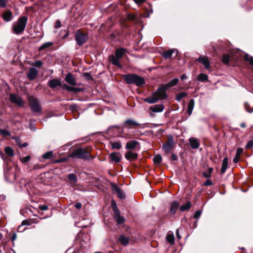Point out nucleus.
Here are the masks:
<instances>
[{
	"label": "nucleus",
	"mask_w": 253,
	"mask_h": 253,
	"mask_svg": "<svg viewBox=\"0 0 253 253\" xmlns=\"http://www.w3.org/2000/svg\"><path fill=\"white\" fill-rule=\"evenodd\" d=\"M6 6V3L5 0H0V7H5Z\"/></svg>",
	"instance_id": "603ef678"
},
{
	"label": "nucleus",
	"mask_w": 253,
	"mask_h": 253,
	"mask_svg": "<svg viewBox=\"0 0 253 253\" xmlns=\"http://www.w3.org/2000/svg\"><path fill=\"white\" fill-rule=\"evenodd\" d=\"M111 161L116 163H118L121 161V155L119 153L113 152L109 155Z\"/></svg>",
	"instance_id": "6ab92c4d"
},
{
	"label": "nucleus",
	"mask_w": 253,
	"mask_h": 253,
	"mask_svg": "<svg viewBox=\"0 0 253 253\" xmlns=\"http://www.w3.org/2000/svg\"><path fill=\"white\" fill-rule=\"evenodd\" d=\"M61 26V23L60 20H58L56 21L55 24V28H59Z\"/></svg>",
	"instance_id": "864d4df0"
},
{
	"label": "nucleus",
	"mask_w": 253,
	"mask_h": 253,
	"mask_svg": "<svg viewBox=\"0 0 253 253\" xmlns=\"http://www.w3.org/2000/svg\"><path fill=\"white\" fill-rule=\"evenodd\" d=\"M16 238H17L16 234L15 233H13L12 234L11 238L12 242H13L16 239Z\"/></svg>",
	"instance_id": "13d9d810"
},
{
	"label": "nucleus",
	"mask_w": 253,
	"mask_h": 253,
	"mask_svg": "<svg viewBox=\"0 0 253 253\" xmlns=\"http://www.w3.org/2000/svg\"><path fill=\"white\" fill-rule=\"evenodd\" d=\"M191 207L190 202H187L185 204H184L180 207V210L182 211H185Z\"/></svg>",
	"instance_id": "f704fd0d"
},
{
	"label": "nucleus",
	"mask_w": 253,
	"mask_h": 253,
	"mask_svg": "<svg viewBox=\"0 0 253 253\" xmlns=\"http://www.w3.org/2000/svg\"><path fill=\"white\" fill-rule=\"evenodd\" d=\"M65 80L68 84L71 85H76L77 84L76 79L73 75L71 73H69L66 75Z\"/></svg>",
	"instance_id": "ddd939ff"
},
{
	"label": "nucleus",
	"mask_w": 253,
	"mask_h": 253,
	"mask_svg": "<svg viewBox=\"0 0 253 253\" xmlns=\"http://www.w3.org/2000/svg\"><path fill=\"white\" fill-rule=\"evenodd\" d=\"M179 206V203L177 201H173L170 205V213L174 215Z\"/></svg>",
	"instance_id": "5701e85b"
},
{
	"label": "nucleus",
	"mask_w": 253,
	"mask_h": 253,
	"mask_svg": "<svg viewBox=\"0 0 253 253\" xmlns=\"http://www.w3.org/2000/svg\"><path fill=\"white\" fill-rule=\"evenodd\" d=\"M48 85L51 88L60 86L62 85L61 80L57 79L50 80L48 82Z\"/></svg>",
	"instance_id": "f8f14e48"
},
{
	"label": "nucleus",
	"mask_w": 253,
	"mask_h": 253,
	"mask_svg": "<svg viewBox=\"0 0 253 253\" xmlns=\"http://www.w3.org/2000/svg\"><path fill=\"white\" fill-rule=\"evenodd\" d=\"M39 208L40 210L42 211H46L48 209V206L45 205H40L39 206Z\"/></svg>",
	"instance_id": "3c124183"
},
{
	"label": "nucleus",
	"mask_w": 253,
	"mask_h": 253,
	"mask_svg": "<svg viewBox=\"0 0 253 253\" xmlns=\"http://www.w3.org/2000/svg\"><path fill=\"white\" fill-rule=\"evenodd\" d=\"M230 60V56L228 54H223L222 56V61L223 63L227 64L229 63Z\"/></svg>",
	"instance_id": "a19ab883"
},
{
	"label": "nucleus",
	"mask_w": 253,
	"mask_h": 253,
	"mask_svg": "<svg viewBox=\"0 0 253 253\" xmlns=\"http://www.w3.org/2000/svg\"><path fill=\"white\" fill-rule=\"evenodd\" d=\"M53 44L52 42H45L43 44H42L39 48V51H42L43 49H45L46 48H47L49 47L50 46H51Z\"/></svg>",
	"instance_id": "72a5a7b5"
},
{
	"label": "nucleus",
	"mask_w": 253,
	"mask_h": 253,
	"mask_svg": "<svg viewBox=\"0 0 253 253\" xmlns=\"http://www.w3.org/2000/svg\"><path fill=\"white\" fill-rule=\"evenodd\" d=\"M75 39L77 44L79 46H82L87 41L88 36L87 33L83 32L81 30H78L76 32Z\"/></svg>",
	"instance_id": "0eeeda50"
},
{
	"label": "nucleus",
	"mask_w": 253,
	"mask_h": 253,
	"mask_svg": "<svg viewBox=\"0 0 253 253\" xmlns=\"http://www.w3.org/2000/svg\"><path fill=\"white\" fill-rule=\"evenodd\" d=\"M63 87L69 91H74L75 92H78L81 91L82 90V89H81L80 88L71 86L68 85L66 84H65L63 85Z\"/></svg>",
	"instance_id": "cd10ccee"
},
{
	"label": "nucleus",
	"mask_w": 253,
	"mask_h": 253,
	"mask_svg": "<svg viewBox=\"0 0 253 253\" xmlns=\"http://www.w3.org/2000/svg\"><path fill=\"white\" fill-rule=\"evenodd\" d=\"M203 176L206 178H209L211 175V174H210L209 172H208V171L203 172Z\"/></svg>",
	"instance_id": "052dcab7"
},
{
	"label": "nucleus",
	"mask_w": 253,
	"mask_h": 253,
	"mask_svg": "<svg viewBox=\"0 0 253 253\" xmlns=\"http://www.w3.org/2000/svg\"><path fill=\"white\" fill-rule=\"evenodd\" d=\"M28 145V143H24L23 144H21L20 147V148H22V147H27V146Z\"/></svg>",
	"instance_id": "774afa93"
},
{
	"label": "nucleus",
	"mask_w": 253,
	"mask_h": 253,
	"mask_svg": "<svg viewBox=\"0 0 253 253\" xmlns=\"http://www.w3.org/2000/svg\"><path fill=\"white\" fill-rule=\"evenodd\" d=\"M114 216L118 224H121L124 222L125 218L121 216L120 214L114 215Z\"/></svg>",
	"instance_id": "2f4dec72"
},
{
	"label": "nucleus",
	"mask_w": 253,
	"mask_h": 253,
	"mask_svg": "<svg viewBox=\"0 0 253 253\" xmlns=\"http://www.w3.org/2000/svg\"><path fill=\"white\" fill-rule=\"evenodd\" d=\"M187 95V93L185 92H181L178 94H177L176 96L175 99L177 101H180L183 97L186 96Z\"/></svg>",
	"instance_id": "e433bc0d"
},
{
	"label": "nucleus",
	"mask_w": 253,
	"mask_h": 253,
	"mask_svg": "<svg viewBox=\"0 0 253 253\" xmlns=\"http://www.w3.org/2000/svg\"><path fill=\"white\" fill-rule=\"evenodd\" d=\"M244 59L246 61H249L250 64L253 66V57L248 54L244 56Z\"/></svg>",
	"instance_id": "58836bf2"
},
{
	"label": "nucleus",
	"mask_w": 253,
	"mask_h": 253,
	"mask_svg": "<svg viewBox=\"0 0 253 253\" xmlns=\"http://www.w3.org/2000/svg\"><path fill=\"white\" fill-rule=\"evenodd\" d=\"M197 61L203 64L206 69L210 68V63L207 57L201 56L197 59Z\"/></svg>",
	"instance_id": "2eb2a0df"
},
{
	"label": "nucleus",
	"mask_w": 253,
	"mask_h": 253,
	"mask_svg": "<svg viewBox=\"0 0 253 253\" xmlns=\"http://www.w3.org/2000/svg\"><path fill=\"white\" fill-rule=\"evenodd\" d=\"M4 151H5V153L9 156L12 157V156H14V151L11 147H5Z\"/></svg>",
	"instance_id": "4c0bfd02"
},
{
	"label": "nucleus",
	"mask_w": 253,
	"mask_h": 253,
	"mask_svg": "<svg viewBox=\"0 0 253 253\" xmlns=\"http://www.w3.org/2000/svg\"><path fill=\"white\" fill-rule=\"evenodd\" d=\"M212 182L210 179H207L204 183V185L206 186H210L212 184Z\"/></svg>",
	"instance_id": "6e6d98bb"
},
{
	"label": "nucleus",
	"mask_w": 253,
	"mask_h": 253,
	"mask_svg": "<svg viewBox=\"0 0 253 253\" xmlns=\"http://www.w3.org/2000/svg\"><path fill=\"white\" fill-rule=\"evenodd\" d=\"M111 148L113 150H120L122 148L121 143L119 141L110 142Z\"/></svg>",
	"instance_id": "c756f323"
},
{
	"label": "nucleus",
	"mask_w": 253,
	"mask_h": 253,
	"mask_svg": "<svg viewBox=\"0 0 253 253\" xmlns=\"http://www.w3.org/2000/svg\"><path fill=\"white\" fill-rule=\"evenodd\" d=\"M118 241L120 242L123 246H125L128 244L129 242V238L123 235H122L118 239Z\"/></svg>",
	"instance_id": "412c9836"
},
{
	"label": "nucleus",
	"mask_w": 253,
	"mask_h": 253,
	"mask_svg": "<svg viewBox=\"0 0 253 253\" xmlns=\"http://www.w3.org/2000/svg\"><path fill=\"white\" fill-rule=\"evenodd\" d=\"M228 166V158L225 157L223 159L222 163V167L221 169V173L223 174L225 173Z\"/></svg>",
	"instance_id": "c85d7f7f"
},
{
	"label": "nucleus",
	"mask_w": 253,
	"mask_h": 253,
	"mask_svg": "<svg viewBox=\"0 0 253 253\" xmlns=\"http://www.w3.org/2000/svg\"><path fill=\"white\" fill-rule=\"evenodd\" d=\"M28 18L26 16H22L19 18L18 21L14 23L12 29L13 33L16 35L21 34L25 30Z\"/></svg>",
	"instance_id": "20e7f679"
},
{
	"label": "nucleus",
	"mask_w": 253,
	"mask_h": 253,
	"mask_svg": "<svg viewBox=\"0 0 253 253\" xmlns=\"http://www.w3.org/2000/svg\"><path fill=\"white\" fill-rule=\"evenodd\" d=\"M113 211L114 212V215L120 214V211L116 205L113 207Z\"/></svg>",
	"instance_id": "a18cd8bd"
},
{
	"label": "nucleus",
	"mask_w": 253,
	"mask_h": 253,
	"mask_svg": "<svg viewBox=\"0 0 253 253\" xmlns=\"http://www.w3.org/2000/svg\"><path fill=\"white\" fill-rule=\"evenodd\" d=\"M167 90V89L164 87V85L162 84L157 88L156 91L152 94V95L145 98L144 100L145 102L150 104H153L159 100L165 99L168 97L166 93Z\"/></svg>",
	"instance_id": "f257e3e1"
},
{
	"label": "nucleus",
	"mask_w": 253,
	"mask_h": 253,
	"mask_svg": "<svg viewBox=\"0 0 253 253\" xmlns=\"http://www.w3.org/2000/svg\"><path fill=\"white\" fill-rule=\"evenodd\" d=\"M28 100L32 112L34 113H40L41 112L42 107L37 98L33 96H29Z\"/></svg>",
	"instance_id": "423d86ee"
},
{
	"label": "nucleus",
	"mask_w": 253,
	"mask_h": 253,
	"mask_svg": "<svg viewBox=\"0 0 253 253\" xmlns=\"http://www.w3.org/2000/svg\"><path fill=\"white\" fill-rule=\"evenodd\" d=\"M69 157L73 158L81 159L84 160H88L93 159L90 156L87 148L85 149L80 148L75 149L73 152L70 153Z\"/></svg>",
	"instance_id": "7ed1b4c3"
},
{
	"label": "nucleus",
	"mask_w": 253,
	"mask_h": 253,
	"mask_svg": "<svg viewBox=\"0 0 253 253\" xmlns=\"http://www.w3.org/2000/svg\"><path fill=\"white\" fill-rule=\"evenodd\" d=\"M122 77L125 82L127 84H133L137 86H140L145 84L144 79L137 74H125L123 75Z\"/></svg>",
	"instance_id": "f03ea898"
},
{
	"label": "nucleus",
	"mask_w": 253,
	"mask_h": 253,
	"mask_svg": "<svg viewBox=\"0 0 253 253\" xmlns=\"http://www.w3.org/2000/svg\"><path fill=\"white\" fill-rule=\"evenodd\" d=\"M171 159L174 161H176L177 160V157L174 154H172L171 156Z\"/></svg>",
	"instance_id": "69168bd1"
},
{
	"label": "nucleus",
	"mask_w": 253,
	"mask_h": 253,
	"mask_svg": "<svg viewBox=\"0 0 253 253\" xmlns=\"http://www.w3.org/2000/svg\"><path fill=\"white\" fill-rule=\"evenodd\" d=\"M174 142L172 135L168 136V140L165 143L163 146L162 149L166 153H169L172 150L174 146Z\"/></svg>",
	"instance_id": "6e6552de"
},
{
	"label": "nucleus",
	"mask_w": 253,
	"mask_h": 253,
	"mask_svg": "<svg viewBox=\"0 0 253 253\" xmlns=\"http://www.w3.org/2000/svg\"><path fill=\"white\" fill-rule=\"evenodd\" d=\"M127 18L129 20H132L135 19V16L133 14H128L127 16Z\"/></svg>",
	"instance_id": "bf43d9fd"
},
{
	"label": "nucleus",
	"mask_w": 253,
	"mask_h": 253,
	"mask_svg": "<svg viewBox=\"0 0 253 253\" xmlns=\"http://www.w3.org/2000/svg\"><path fill=\"white\" fill-rule=\"evenodd\" d=\"M113 187L114 191L116 192L119 198L124 199L126 198L125 194L118 186L114 185Z\"/></svg>",
	"instance_id": "4be33fe9"
},
{
	"label": "nucleus",
	"mask_w": 253,
	"mask_h": 253,
	"mask_svg": "<svg viewBox=\"0 0 253 253\" xmlns=\"http://www.w3.org/2000/svg\"><path fill=\"white\" fill-rule=\"evenodd\" d=\"M69 32L68 30H67L66 34L63 37V39H65V38H67L69 36Z\"/></svg>",
	"instance_id": "338daca9"
},
{
	"label": "nucleus",
	"mask_w": 253,
	"mask_h": 253,
	"mask_svg": "<svg viewBox=\"0 0 253 253\" xmlns=\"http://www.w3.org/2000/svg\"><path fill=\"white\" fill-rule=\"evenodd\" d=\"M30 157L29 156H26L21 159V161L23 163H25L30 160Z\"/></svg>",
	"instance_id": "09e8293b"
},
{
	"label": "nucleus",
	"mask_w": 253,
	"mask_h": 253,
	"mask_svg": "<svg viewBox=\"0 0 253 253\" xmlns=\"http://www.w3.org/2000/svg\"><path fill=\"white\" fill-rule=\"evenodd\" d=\"M138 144H139V142L136 140L129 141L126 143V149L133 150L136 147Z\"/></svg>",
	"instance_id": "f3484780"
},
{
	"label": "nucleus",
	"mask_w": 253,
	"mask_h": 253,
	"mask_svg": "<svg viewBox=\"0 0 253 253\" xmlns=\"http://www.w3.org/2000/svg\"><path fill=\"white\" fill-rule=\"evenodd\" d=\"M84 77H85L88 80H90L92 79L91 76L88 73H85L84 74Z\"/></svg>",
	"instance_id": "4d7b16f0"
},
{
	"label": "nucleus",
	"mask_w": 253,
	"mask_h": 253,
	"mask_svg": "<svg viewBox=\"0 0 253 253\" xmlns=\"http://www.w3.org/2000/svg\"><path fill=\"white\" fill-rule=\"evenodd\" d=\"M114 127L118 128V132L120 134V137H121L128 139L132 136L130 133L125 132V128L126 127H124V125L122 126V128H120V127L117 126H114Z\"/></svg>",
	"instance_id": "9b49d317"
},
{
	"label": "nucleus",
	"mask_w": 253,
	"mask_h": 253,
	"mask_svg": "<svg viewBox=\"0 0 253 253\" xmlns=\"http://www.w3.org/2000/svg\"><path fill=\"white\" fill-rule=\"evenodd\" d=\"M126 52V50L124 48L117 49L115 51V55L111 54L108 57L109 61L113 65H115L119 68H121L122 66L120 63L119 59L123 57L124 54Z\"/></svg>",
	"instance_id": "39448f33"
},
{
	"label": "nucleus",
	"mask_w": 253,
	"mask_h": 253,
	"mask_svg": "<svg viewBox=\"0 0 253 253\" xmlns=\"http://www.w3.org/2000/svg\"><path fill=\"white\" fill-rule=\"evenodd\" d=\"M195 105V101L193 99H191L188 102V108H187V113L188 115L190 116L191 115L193 110L194 109Z\"/></svg>",
	"instance_id": "bb28decb"
},
{
	"label": "nucleus",
	"mask_w": 253,
	"mask_h": 253,
	"mask_svg": "<svg viewBox=\"0 0 253 253\" xmlns=\"http://www.w3.org/2000/svg\"><path fill=\"white\" fill-rule=\"evenodd\" d=\"M43 159H51L53 157V154L52 151H48L42 155Z\"/></svg>",
	"instance_id": "473e14b6"
},
{
	"label": "nucleus",
	"mask_w": 253,
	"mask_h": 253,
	"mask_svg": "<svg viewBox=\"0 0 253 253\" xmlns=\"http://www.w3.org/2000/svg\"><path fill=\"white\" fill-rule=\"evenodd\" d=\"M178 79L174 78L168 83L164 84V87L168 89L169 88L175 85L178 83Z\"/></svg>",
	"instance_id": "b1692460"
},
{
	"label": "nucleus",
	"mask_w": 253,
	"mask_h": 253,
	"mask_svg": "<svg viewBox=\"0 0 253 253\" xmlns=\"http://www.w3.org/2000/svg\"><path fill=\"white\" fill-rule=\"evenodd\" d=\"M42 65V62L41 60H38L36 61L35 63L34 64V65L37 67H40Z\"/></svg>",
	"instance_id": "49530a36"
},
{
	"label": "nucleus",
	"mask_w": 253,
	"mask_h": 253,
	"mask_svg": "<svg viewBox=\"0 0 253 253\" xmlns=\"http://www.w3.org/2000/svg\"><path fill=\"white\" fill-rule=\"evenodd\" d=\"M0 132L3 136H9L10 135V133L8 130L4 129H0Z\"/></svg>",
	"instance_id": "37998d69"
},
{
	"label": "nucleus",
	"mask_w": 253,
	"mask_h": 253,
	"mask_svg": "<svg viewBox=\"0 0 253 253\" xmlns=\"http://www.w3.org/2000/svg\"><path fill=\"white\" fill-rule=\"evenodd\" d=\"M15 140H16V142L17 144L20 147V145L21 144V142H20V138H16Z\"/></svg>",
	"instance_id": "0e129e2a"
},
{
	"label": "nucleus",
	"mask_w": 253,
	"mask_h": 253,
	"mask_svg": "<svg viewBox=\"0 0 253 253\" xmlns=\"http://www.w3.org/2000/svg\"><path fill=\"white\" fill-rule=\"evenodd\" d=\"M201 215V211H196L194 215V218H198L200 217Z\"/></svg>",
	"instance_id": "de8ad7c7"
},
{
	"label": "nucleus",
	"mask_w": 253,
	"mask_h": 253,
	"mask_svg": "<svg viewBox=\"0 0 253 253\" xmlns=\"http://www.w3.org/2000/svg\"><path fill=\"white\" fill-rule=\"evenodd\" d=\"M75 207L76 209H81L82 207V205L81 203H77L75 205Z\"/></svg>",
	"instance_id": "680f3d73"
},
{
	"label": "nucleus",
	"mask_w": 253,
	"mask_h": 253,
	"mask_svg": "<svg viewBox=\"0 0 253 253\" xmlns=\"http://www.w3.org/2000/svg\"><path fill=\"white\" fill-rule=\"evenodd\" d=\"M240 159V156L236 155L235 157L233 159V161L234 163H237L239 161Z\"/></svg>",
	"instance_id": "5fc2aeb1"
},
{
	"label": "nucleus",
	"mask_w": 253,
	"mask_h": 253,
	"mask_svg": "<svg viewBox=\"0 0 253 253\" xmlns=\"http://www.w3.org/2000/svg\"><path fill=\"white\" fill-rule=\"evenodd\" d=\"M124 127H126L127 129L133 128L136 126H140V124L137 122L128 119L126 120L124 123Z\"/></svg>",
	"instance_id": "1a4fd4ad"
},
{
	"label": "nucleus",
	"mask_w": 253,
	"mask_h": 253,
	"mask_svg": "<svg viewBox=\"0 0 253 253\" xmlns=\"http://www.w3.org/2000/svg\"><path fill=\"white\" fill-rule=\"evenodd\" d=\"M253 147V140H250L246 145V149H250Z\"/></svg>",
	"instance_id": "c03bdc74"
},
{
	"label": "nucleus",
	"mask_w": 253,
	"mask_h": 253,
	"mask_svg": "<svg viewBox=\"0 0 253 253\" xmlns=\"http://www.w3.org/2000/svg\"><path fill=\"white\" fill-rule=\"evenodd\" d=\"M68 179L73 183H76L77 181V177L75 174L73 173H71L68 175Z\"/></svg>",
	"instance_id": "79ce46f5"
},
{
	"label": "nucleus",
	"mask_w": 253,
	"mask_h": 253,
	"mask_svg": "<svg viewBox=\"0 0 253 253\" xmlns=\"http://www.w3.org/2000/svg\"><path fill=\"white\" fill-rule=\"evenodd\" d=\"M137 4H140L144 2L146 0H133Z\"/></svg>",
	"instance_id": "e2e57ef3"
},
{
	"label": "nucleus",
	"mask_w": 253,
	"mask_h": 253,
	"mask_svg": "<svg viewBox=\"0 0 253 253\" xmlns=\"http://www.w3.org/2000/svg\"><path fill=\"white\" fill-rule=\"evenodd\" d=\"M137 157L138 154L131 151H128L125 154V158L130 161L137 159Z\"/></svg>",
	"instance_id": "aec40b11"
},
{
	"label": "nucleus",
	"mask_w": 253,
	"mask_h": 253,
	"mask_svg": "<svg viewBox=\"0 0 253 253\" xmlns=\"http://www.w3.org/2000/svg\"><path fill=\"white\" fill-rule=\"evenodd\" d=\"M190 145L192 148L194 149H198L200 145V142L198 139L195 137L190 138L189 139Z\"/></svg>",
	"instance_id": "a211bd4d"
},
{
	"label": "nucleus",
	"mask_w": 253,
	"mask_h": 253,
	"mask_svg": "<svg viewBox=\"0 0 253 253\" xmlns=\"http://www.w3.org/2000/svg\"><path fill=\"white\" fill-rule=\"evenodd\" d=\"M176 51V54L177 53V50L174 49H171L165 51L163 53L162 55L163 56L166 58H169L171 57L172 54L175 52Z\"/></svg>",
	"instance_id": "a878e982"
},
{
	"label": "nucleus",
	"mask_w": 253,
	"mask_h": 253,
	"mask_svg": "<svg viewBox=\"0 0 253 253\" xmlns=\"http://www.w3.org/2000/svg\"><path fill=\"white\" fill-rule=\"evenodd\" d=\"M243 152V149L242 148H238L236 151V155L240 156Z\"/></svg>",
	"instance_id": "8fccbe9b"
},
{
	"label": "nucleus",
	"mask_w": 253,
	"mask_h": 253,
	"mask_svg": "<svg viewBox=\"0 0 253 253\" xmlns=\"http://www.w3.org/2000/svg\"><path fill=\"white\" fill-rule=\"evenodd\" d=\"M2 17L5 22H9L12 18V13L11 11L7 10L3 14Z\"/></svg>",
	"instance_id": "393cba45"
},
{
	"label": "nucleus",
	"mask_w": 253,
	"mask_h": 253,
	"mask_svg": "<svg viewBox=\"0 0 253 253\" xmlns=\"http://www.w3.org/2000/svg\"><path fill=\"white\" fill-rule=\"evenodd\" d=\"M164 108V105L163 104H160L151 106L149 110L154 113H160L163 111Z\"/></svg>",
	"instance_id": "4468645a"
},
{
	"label": "nucleus",
	"mask_w": 253,
	"mask_h": 253,
	"mask_svg": "<svg viewBox=\"0 0 253 253\" xmlns=\"http://www.w3.org/2000/svg\"><path fill=\"white\" fill-rule=\"evenodd\" d=\"M38 74V71L35 68H31L27 74L28 78L30 80H34Z\"/></svg>",
	"instance_id": "dca6fc26"
},
{
	"label": "nucleus",
	"mask_w": 253,
	"mask_h": 253,
	"mask_svg": "<svg viewBox=\"0 0 253 253\" xmlns=\"http://www.w3.org/2000/svg\"><path fill=\"white\" fill-rule=\"evenodd\" d=\"M10 99L11 102L17 104L19 106H23L25 104L24 101L21 97L14 94H10Z\"/></svg>",
	"instance_id": "9d476101"
},
{
	"label": "nucleus",
	"mask_w": 253,
	"mask_h": 253,
	"mask_svg": "<svg viewBox=\"0 0 253 253\" xmlns=\"http://www.w3.org/2000/svg\"><path fill=\"white\" fill-rule=\"evenodd\" d=\"M198 80L202 82H207L208 81V76L207 74L201 73L198 77Z\"/></svg>",
	"instance_id": "7c9ffc66"
},
{
	"label": "nucleus",
	"mask_w": 253,
	"mask_h": 253,
	"mask_svg": "<svg viewBox=\"0 0 253 253\" xmlns=\"http://www.w3.org/2000/svg\"><path fill=\"white\" fill-rule=\"evenodd\" d=\"M162 160V158L161 155H157L156 156H155L153 158V162L155 164H160Z\"/></svg>",
	"instance_id": "ea45409f"
},
{
	"label": "nucleus",
	"mask_w": 253,
	"mask_h": 253,
	"mask_svg": "<svg viewBox=\"0 0 253 253\" xmlns=\"http://www.w3.org/2000/svg\"><path fill=\"white\" fill-rule=\"evenodd\" d=\"M167 241L171 244H173L174 243V237L172 233H169L167 236Z\"/></svg>",
	"instance_id": "c9c22d12"
}]
</instances>
